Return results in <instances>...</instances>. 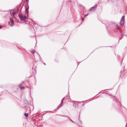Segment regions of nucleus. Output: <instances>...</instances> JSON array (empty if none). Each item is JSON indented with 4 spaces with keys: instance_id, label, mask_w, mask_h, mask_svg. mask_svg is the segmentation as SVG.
<instances>
[{
    "instance_id": "obj_5",
    "label": "nucleus",
    "mask_w": 127,
    "mask_h": 127,
    "mask_svg": "<svg viewBox=\"0 0 127 127\" xmlns=\"http://www.w3.org/2000/svg\"><path fill=\"white\" fill-rule=\"evenodd\" d=\"M64 97L62 100L61 102V103L60 104V105L61 106H62V104L63 103V101L64 100Z\"/></svg>"
},
{
    "instance_id": "obj_4",
    "label": "nucleus",
    "mask_w": 127,
    "mask_h": 127,
    "mask_svg": "<svg viewBox=\"0 0 127 127\" xmlns=\"http://www.w3.org/2000/svg\"><path fill=\"white\" fill-rule=\"evenodd\" d=\"M96 7L95 6H94L92 8H91L90 9H89L90 11H91L92 10H93Z\"/></svg>"
},
{
    "instance_id": "obj_8",
    "label": "nucleus",
    "mask_w": 127,
    "mask_h": 127,
    "mask_svg": "<svg viewBox=\"0 0 127 127\" xmlns=\"http://www.w3.org/2000/svg\"><path fill=\"white\" fill-rule=\"evenodd\" d=\"M25 116L26 117H28V113H27V114L25 113Z\"/></svg>"
},
{
    "instance_id": "obj_1",
    "label": "nucleus",
    "mask_w": 127,
    "mask_h": 127,
    "mask_svg": "<svg viewBox=\"0 0 127 127\" xmlns=\"http://www.w3.org/2000/svg\"><path fill=\"white\" fill-rule=\"evenodd\" d=\"M125 20V17L124 16H123L120 20V25L122 26H123L124 24V23Z\"/></svg>"
},
{
    "instance_id": "obj_14",
    "label": "nucleus",
    "mask_w": 127,
    "mask_h": 127,
    "mask_svg": "<svg viewBox=\"0 0 127 127\" xmlns=\"http://www.w3.org/2000/svg\"><path fill=\"white\" fill-rule=\"evenodd\" d=\"M88 15V14L85 15V17H86V16H87Z\"/></svg>"
},
{
    "instance_id": "obj_15",
    "label": "nucleus",
    "mask_w": 127,
    "mask_h": 127,
    "mask_svg": "<svg viewBox=\"0 0 127 127\" xmlns=\"http://www.w3.org/2000/svg\"><path fill=\"white\" fill-rule=\"evenodd\" d=\"M126 127H127V124H126Z\"/></svg>"
},
{
    "instance_id": "obj_7",
    "label": "nucleus",
    "mask_w": 127,
    "mask_h": 127,
    "mask_svg": "<svg viewBox=\"0 0 127 127\" xmlns=\"http://www.w3.org/2000/svg\"><path fill=\"white\" fill-rule=\"evenodd\" d=\"M119 27H120L118 25H116V28L117 29H119Z\"/></svg>"
},
{
    "instance_id": "obj_10",
    "label": "nucleus",
    "mask_w": 127,
    "mask_h": 127,
    "mask_svg": "<svg viewBox=\"0 0 127 127\" xmlns=\"http://www.w3.org/2000/svg\"><path fill=\"white\" fill-rule=\"evenodd\" d=\"M10 20L11 22L14 21L12 18H11L10 19Z\"/></svg>"
},
{
    "instance_id": "obj_11",
    "label": "nucleus",
    "mask_w": 127,
    "mask_h": 127,
    "mask_svg": "<svg viewBox=\"0 0 127 127\" xmlns=\"http://www.w3.org/2000/svg\"><path fill=\"white\" fill-rule=\"evenodd\" d=\"M32 53L33 54L35 52V51L34 50H33L31 51Z\"/></svg>"
},
{
    "instance_id": "obj_12",
    "label": "nucleus",
    "mask_w": 127,
    "mask_h": 127,
    "mask_svg": "<svg viewBox=\"0 0 127 127\" xmlns=\"http://www.w3.org/2000/svg\"><path fill=\"white\" fill-rule=\"evenodd\" d=\"M29 9V8H27L26 9L27 12V11Z\"/></svg>"
},
{
    "instance_id": "obj_2",
    "label": "nucleus",
    "mask_w": 127,
    "mask_h": 127,
    "mask_svg": "<svg viewBox=\"0 0 127 127\" xmlns=\"http://www.w3.org/2000/svg\"><path fill=\"white\" fill-rule=\"evenodd\" d=\"M20 19L22 20H25L26 19V17L25 15L21 14L19 16Z\"/></svg>"
},
{
    "instance_id": "obj_9",
    "label": "nucleus",
    "mask_w": 127,
    "mask_h": 127,
    "mask_svg": "<svg viewBox=\"0 0 127 127\" xmlns=\"http://www.w3.org/2000/svg\"><path fill=\"white\" fill-rule=\"evenodd\" d=\"M21 85H20V86L19 87H20V88H21V89H24V87H21Z\"/></svg>"
},
{
    "instance_id": "obj_13",
    "label": "nucleus",
    "mask_w": 127,
    "mask_h": 127,
    "mask_svg": "<svg viewBox=\"0 0 127 127\" xmlns=\"http://www.w3.org/2000/svg\"><path fill=\"white\" fill-rule=\"evenodd\" d=\"M2 27V26H0V29Z\"/></svg>"
},
{
    "instance_id": "obj_16",
    "label": "nucleus",
    "mask_w": 127,
    "mask_h": 127,
    "mask_svg": "<svg viewBox=\"0 0 127 127\" xmlns=\"http://www.w3.org/2000/svg\"><path fill=\"white\" fill-rule=\"evenodd\" d=\"M82 19L83 20V18H82Z\"/></svg>"
},
{
    "instance_id": "obj_6",
    "label": "nucleus",
    "mask_w": 127,
    "mask_h": 127,
    "mask_svg": "<svg viewBox=\"0 0 127 127\" xmlns=\"http://www.w3.org/2000/svg\"><path fill=\"white\" fill-rule=\"evenodd\" d=\"M11 22V23L10 24V25L12 26L14 25V21H13Z\"/></svg>"
},
{
    "instance_id": "obj_3",
    "label": "nucleus",
    "mask_w": 127,
    "mask_h": 127,
    "mask_svg": "<svg viewBox=\"0 0 127 127\" xmlns=\"http://www.w3.org/2000/svg\"><path fill=\"white\" fill-rule=\"evenodd\" d=\"M15 13V10H11L10 12L11 15L13 17L14 16Z\"/></svg>"
}]
</instances>
